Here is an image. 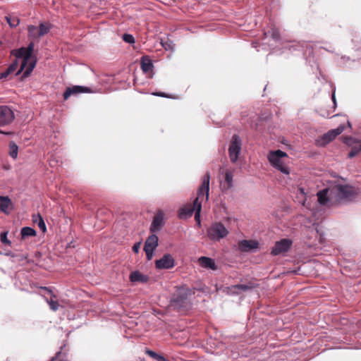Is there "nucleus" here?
<instances>
[{
  "instance_id": "20",
  "label": "nucleus",
  "mask_w": 361,
  "mask_h": 361,
  "mask_svg": "<svg viewBox=\"0 0 361 361\" xmlns=\"http://www.w3.org/2000/svg\"><path fill=\"white\" fill-rule=\"evenodd\" d=\"M348 144L352 146L351 150L348 153V157L350 158L354 157L361 151L360 141L353 140V139L350 138Z\"/></svg>"
},
{
  "instance_id": "8",
  "label": "nucleus",
  "mask_w": 361,
  "mask_h": 361,
  "mask_svg": "<svg viewBox=\"0 0 361 361\" xmlns=\"http://www.w3.org/2000/svg\"><path fill=\"white\" fill-rule=\"evenodd\" d=\"M51 27V25L48 23H42L39 27L29 25L27 27L28 37L33 39H39L47 35L50 31Z\"/></svg>"
},
{
  "instance_id": "40",
  "label": "nucleus",
  "mask_w": 361,
  "mask_h": 361,
  "mask_svg": "<svg viewBox=\"0 0 361 361\" xmlns=\"http://www.w3.org/2000/svg\"><path fill=\"white\" fill-rule=\"evenodd\" d=\"M54 357H52V359L51 360V361H54Z\"/></svg>"
},
{
  "instance_id": "41",
  "label": "nucleus",
  "mask_w": 361,
  "mask_h": 361,
  "mask_svg": "<svg viewBox=\"0 0 361 361\" xmlns=\"http://www.w3.org/2000/svg\"><path fill=\"white\" fill-rule=\"evenodd\" d=\"M1 44V42L0 41V45Z\"/></svg>"
},
{
  "instance_id": "19",
  "label": "nucleus",
  "mask_w": 361,
  "mask_h": 361,
  "mask_svg": "<svg viewBox=\"0 0 361 361\" xmlns=\"http://www.w3.org/2000/svg\"><path fill=\"white\" fill-rule=\"evenodd\" d=\"M198 262L200 265L203 268L210 269L212 270L217 269V266L214 260L210 257H200L198 259Z\"/></svg>"
},
{
  "instance_id": "39",
  "label": "nucleus",
  "mask_w": 361,
  "mask_h": 361,
  "mask_svg": "<svg viewBox=\"0 0 361 361\" xmlns=\"http://www.w3.org/2000/svg\"><path fill=\"white\" fill-rule=\"evenodd\" d=\"M332 98H333L334 101H335L334 95L332 96Z\"/></svg>"
},
{
  "instance_id": "4",
  "label": "nucleus",
  "mask_w": 361,
  "mask_h": 361,
  "mask_svg": "<svg viewBox=\"0 0 361 361\" xmlns=\"http://www.w3.org/2000/svg\"><path fill=\"white\" fill-rule=\"evenodd\" d=\"M332 189L336 204L345 200H350L356 195L354 188L348 185H336L332 186Z\"/></svg>"
},
{
  "instance_id": "10",
  "label": "nucleus",
  "mask_w": 361,
  "mask_h": 361,
  "mask_svg": "<svg viewBox=\"0 0 361 361\" xmlns=\"http://www.w3.org/2000/svg\"><path fill=\"white\" fill-rule=\"evenodd\" d=\"M159 238L157 235L152 233L146 240L144 245L147 260H151L153 257L154 251L158 246Z\"/></svg>"
},
{
  "instance_id": "15",
  "label": "nucleus",
  "mask_w": 361,
  "mask_h": 361,
  "mask_svg": "<svg viewBox=\"0 0 361 361\" xmlns=\"http://www.w3.org/2000/svg\"><path fill=\"white\" fill-rule=\"evenodd\" d=\"M259 243L255 240H242L238 242V250L243 252H248L259 248Z\"/></svg>"
},
{
  "instance_id": "36",
  "label": "nucleus",
  "mask_w": 361,
  "mask_h": 361,
  "mask_svg": "<svg viewBox=\"0 0 361 361\" xmlns=\"http://www.w3.org/2000/svg\"><path fill=\"white\" fill-rule=\"evenodd\" d=\"M140 243H135L133 246V251L135 253H137L139 250H140Z\"/></svg>"
},
{
  "instance_id": "26",
  "label": "nucleus",
  "mask_w": 361,
  "mask_h": 361,
  "mask_svg": "<svg viewBox=\"0 0 361 361\" xmlns=\"http://www.w3.org/2000/svg\"><path fill=\"white\" fill-rule=\"evenodd\" d=\"M22 238H25L30 236H35L37 235L36 231L30 227H23L20 232Z\"/></svg>"
},
{
  "instance_id": "17",
  "label": "nucleus",
  "mask_w": 361,
  "mask_h": 361,
  "mask_svg": "<svg viewBox=\"0 0 361 361\" xmlns=\"http://www.w3.org/2000/svg\"><path fill=\"white\" fill-rule=\"evenodd\" d=\"M155 264L157 269H171L174 267V259L170 254H166Z\"/></svg>"
},
{
  "instance_id": "34",
  "label": "nucleus",
  "mask_w": 361,
  "mask_h": 361,
  "mask_svg": "<svg viewBox=\"0 0 361 361\" xmlns=\"http://www.w3.org/2000/svg\"><path fill=\"white\" fill-rule=\"evenodd\" d=\"M152 94L155 95V96H158V97L170 98V99H176V97L174 95L168 94H166L165 92H154V93H152Z\"/></svg>"
},
{
  "instance_id": "30",
  "label": "nucleus",
  "mask_w": 361,
  "mask_h": 361,
  "mask_svg": "<svg viewBox=\"0 0 361 361\" xmlns=\"http://www.w3.org/2000/svg\"><path fill=\"white\" fill-rule=\"evenodd\" d=\"M147 354L150 356L151 357L154 358V359H156V360H160V361H165V359L164 357L158 355L157 353H156L155 352L152 351V350H147Z\"/></svg>"
},
{
  "instance_id": "3",
  "label": "nucleus",
  "mask_w": 361,
  "mask_h": 361,
  "mask_svg": "<svg viewBox=\"0 0 361 361\" xmlns=\"http://www.w3.org/2000/svg\"><path fill=\"white\" fill-rule=\"evenodd\" d=\"M287 157L288 154L286 152L281 149H277L276 151H270L268 154L267 159L273 167L280 171L281 173L288 175L290 173L289 168L286 166L282 161V158Z\"/></svg>"
},
{
  "instance_id": "35",
  "label": "nucleus",
  "mask_w": 361,
  "mask_h": 361,
  "mask_svg": "<svg viewBox=\"0 0 361 361\" xmlns=\"http://www.w3.org/2000/svg\"><path fill=\"white\" fill-rule=\"evenodd\" d=\"M271 37L274 40H276V41L279 40L280 39V35H279V31L276 30H273L271 32Z\"/></svg>"
},
{
  "instance_id": "38",
  "label": "nucleus",
  "mask_w": 361,
  "mask_h": 361,
  "mask_svg": "<svg viewBox=\"0 0 361 361\" xmlns=\"http://www.w3.org/2000/svg\"><path fill=\"white\" fill-rule=\"evenodd\" d=\"M299 190L302 195H305V191L303 188H300Z\"/></svg>"
},
{
  "instance_id": "6",
  "label": "nucleus",
  "mask_w": 361,
  "mask_h": 361,
  "mask_svg": "<svg viewBox=\"0 0 361 361\" xmlns=\"http://www.w3.org/2000/svg\"><path fill=\"white\" fill-rule=\"evenodd\" d=\"M228 234V229L221 222L213 223L207 229V236L211 240L219 241Z\"/></svg>"
},
{
  "instance_id": "27",
  "label": "nucleus",
  "mask_w": 361,
  "mask_h": 361,
  "mask_svg": "<svg viewBox=\"0 0 361 361\" xmlns=\"http://www.w3.org/2000/svg\"><path fill=\"white\" fill-rule=\"evenodd\" d=\"M18 147L14 142H11L9 143V154L10 156L16 159L18 155Z\"/></svg>"
},
{
  "instance_id": "1",
  "label": "nucleus",
  "mask_w": 361,
  "mask_h": 361,
  "mask_svg": "<svg viewBox=\"0 0 361 361\" xmlns=\"http://www.w3.org/2000/svg\"><path fill=\"white\" fill-rule=\"evenodd\" d=\"M34 48V42H30L27 47H21L20 49L11 50V54L16 57V60L4 71L0 73V80H7L11 75L13 74L16 71L18 66V59H21L22 62L20 69L16 74L18 75L20 72L25 69L23 76H29L37 63V58L32 54Z\"/></svg>"
},
{
  "instance_id": "13",
  "label": "nucleus",
  "mask_w": 361,
  "mask_h": 361,
  "mask_svg": "<svg viewBox=\"0 0 361 361\" xmlns=\"http://www.w3.org/2000/svg\"><path fill=\"white\" fill-rule=\"evenodd\" d=\"M345 129V126L343 125L339 126L336 129H332L329 130L326 133L324 134L321 139V145H325L333 140H334L338 135L341 134Z\"/></svg>"
},
{
  "instance_id": "18",
  "label": "nucleus",
  "mask_w": 361,
  "mask_h": 361,
  "mask_svg": "<svg viewBox=\"0 0 361 361\" xmlns=\"http://www.w3.org/2000/svg\"><path fill=\"white\" fill-rule=\"evenodd\" d=\"M40 288L46 290L51 295V298L49 300L47 298H45V300L49 304L50 309L54 312L58 310L60 307V305L56 300V295L48 287H41Z\"/></svg>"
},
{
  "instance_id": "23",
  "label": "nucleus",
  "mask_w": 361,
  "mask_h": 361,
  "mask_svg": "<svg viewBox=\"0 0 361 361\" xmlns=\"http://www.w3.org/2000/svg\"><path fill=\"white\" fill-rule=\"evenodd\" d=\"M11 205V201L7 196H0V210L4 213H8Z\"/></svg>"
},
{
  "instance_id": "11",
  "label": "nucleus",
  "mask_w": 361,
  "mask_h": 361,
  "mask_svg": "<svg viewBox=\"0 0 361 361\" xmlns=\"http://www.w3.org/2000/svg\"><path fill=\"white\" fill-rule=\"evenodd\" d=\"M292 245V240L288 238L281 239L276 242L274 247L271 251V254L276 256L284 252H286Z\"/></svg>"
},
{
  "instance_id": "33",
  "label": "nucleus",
  "mask_w": 361,
  "mask_h": 361,
  "mask_svg": "<svg viewBox=\"0 0 361 361\" xmlns=\"http://www.w3.org/2000/svg\"><path fill=\"white\" fill-rule=\"evenodd\" d=\"M197 209L195 212V219L199 225H200V212L202 209V204H197Z\"/></svg>"
},
{
  "instance_id": "32",
  "label": "nucleus",
  "mask_w": 361,
  "mask_h": 361,
  "mask_svg": "<svg viewBox=\"0 0 361 361\" xmlns=\"http://www.w3.org/2000/svg\"><path fill=\"white\" fill-rule=\"evenodd\" d=\"M123 40L129 44L135 43V38L132 35L130 34H124L122 37Z\"/></svg>"
},
{
  "instance_id": "21",
  "label": "nucleus",
  "mask_w": 361,
  "mask_h": 361,
  "mask_svg": "<svg viewBox=\"0 0 361 361\" xmlns=\"http://www.w3.org/2000/svg\"><path fill=\"white\" fill-rule=\"evenodd\" d=\"M148 276L141 274L138 271H133L130 274V280L131 282L145 283L148 281Z\"/></svg>"
},
{
  "instance_id": "7",
  "label": "nucleus",
  "mask_w": 361,
  "mask_h": 361,
  "mask_svg": "<svg viewBox=\"0 0 361 361\" xmlns=\"http://www.w3.org/2000/svg\"><path fill=\"white\" fill-rule=\"evenodd\" d=\"M318 202L323 206L331 207L336 204L332 186L319 190L317 194Z\"/></svg>"
},
{
  "instance_id": "28",
  "label": "nucleus",
  "mask_w": 361,
  "mask_h": 361,
  "mask_svg": "<svg viewBox=\"0 0 361 361\" xmlns=\"http://www.w3.org/2000/svg\"><path fill=\"white\" fill-rule=\"evenodd\" d=\"M5 18H6V21L8 22V23L9 24V25L11 27H16L19 24L20 20L16 16H6Z\"/></svg>"
},
{
  "instance_id": "5",
  "label": "nucleus",
  "mask_w": 361,
  "mask_h": 361,
  "mask_svg": "<svg viewBox=\"0 0 361 361\" xmlns=\"http://www.w3.org/2000/svg\"><path fill=\"white\" fill-rule=\"evenodd\" d=\"M195 293L188 288H177L171 299L172 305L177 308L185 307L188 305V296Z\"/></svg>"
},
{
  "instance_id": "9",
  "label": "nucleus",
  "mask_w": 361,
  "mask_h": 361,
  "mask_svg": "<svg viewBox=\"0 0 361 361\" xmlns=\"http://www.w3.org/2000/svg\"><path fill=\"white\" fill-rule=\"evenodd\" d=\"M242 142L238 135H233L228 147V155L232 163H235L241 150Z\"/></svg>"
},
{
  "instance_id": "24",
  "label": "nucleus",
  "mask_w": 361,
  "mask_h": 361,
  "mask_svg": "<svg viewBox=\"0 0 361 361\" xmlns=\"http://www.w3.org/2000/svg\"><path fill=\"white\" fill-rule=\"evenodd\" d=\"M252 288V286L245 284H238L233 286L230 288V290L233 293H239L240 291H246Z\"/></svg>"
},
{
  "instance_id": "14",
  "label": "nucleus",
  "mask_w": 361,
  "mask_h": 361,
  "mask_svg": "<svg viewBox=\"0 0 361 361\" xmlns=\"http://www.w3.org/2000/svg\"><path fill=\"white\" fill-rule=\"evenodd\" d=\"M93 91L87 87L75 85L72 87H67L63 93L64 100H67L71 95H75L80 93H92Z\"/></svg>"
},
{
  "instance_id": "16",
  "label": "nucleus",
  "mask_w": 361,
  "mask_h": 361,
  "mask_svg": "<svg viewBox=\"0 0 361 361\" xmlns=\"http://www.w3.org/2000/svg\"><path fill=\"white\" fill-rule=\"evenodd\" d=\"M164 216L162 211H159L154 215L149 228L151 233L158 232L162 228L164 225Z\"/></svg>"
},
{
  "instance_id": "25",
  "label": "nucleus",
  "mask_w": 361,
  "mask_h": 361,
  "mask_svg": "<svg viewBox=\"0 0 361 361\" xmlns=\"http://www.w3.org/2000/svg\"><path fill=\"white\" fill-rule=\"evenodd\" d=\"M33 222L35 224H37L39 228L42 231V232H45L47 231V228H46V225H45V223L42 219V217L41 216L40 214H37V216H33Z\"/></svg>"
},
{
  "instance_id": "22",
  "label": "nucleus",
  "mask_w": 361,
  "mask_h": 361,
  "mask_svg": "<svg viewBox=\"0 0 361 361\" xmlns=\"http://www.w3.org/2000/svg\"><path fill=\"white\" fill-rule=\"evenodd\" d=\"M140 66L142 71L146 73L152 71L153 64L149 57L143 56L141 59Z\"/></svg>"
},
{
  "instance_id": "31",
  "label": "nucleus",
  "mask_w": 361,
  "mask_h": 361,
  "mask_svg": "<svg viewBox=\"0 0 361 361\" xmlns=\"http://www.w3.org/2000/svg\"><path fill=\"white\" fill-rule=\"evenodd\" d=\"M8 232H2L0 234V240L3 244L10 245L11 241L7 238Z\"/></svg>"
},
{
  "instance_id": "29",
  "label": "nucleus",
  "mask_w": 361,
  "mask_h": 361,
  "mask_svg": "<svg viewBox=\"0 0 361 361\" xmlns=\"http://www.w3.org/2000/svg\"><path fill=\"white\" fill-rule=\"evenodd\" d=\"M225 180L228 184V188H230L232 185L233 182V173L229 171H226L225 172Z\"/></svg>"
},
{
  "instance_id": "2",
  "label": "nucleus",
  "mask_w": 361,
  "mask_h": 361,
  "mask_svg": "<svg viewBox=\"0 0 361 361\" xmlns=\"http://www.w3.org/2000/svg\"><path fill=\"white\" fill-rule=\"evenodd\" d=\"M210 175L207 172L202 178V184L197 192V197L194 200L192 203L188 204L182 207L179 212L180 218H187L192 215L197 209V204H202L199 200L202 199L205 195L206 200L209 198Z\"/></svg>"
},
{
  "instance_id": "37",
  "label": "nucleus",
  "mask_w": 361,
  "mask_h": 361,
  "mask_svg": "<svg viewBox=\"0 0 361 361\" xmlns=\"http://www.w3.org/2000/svg\"><path fill=\"white\" fill-rule=\"evenodd\" d=\"M0 133L5 134V135H11V134H12L11 132H5V131H2L1 130H0Z\"/></svg>"
},
{
  "instance_id": "12",
  "label": "nucleus",
  "mask_w": 361,
  "mask_h": 361,
  "mask_svg": "<svg viewBox=\"0 0 361 361\" xmlns=\"http://www.w3.org/2000/svg\"><path fill=\"white\" fill-rule=\"evenodd\" d=\"M15 118L14 112L8 106H0V126L10 124Z\"/></svg>"
}]
</instances>
